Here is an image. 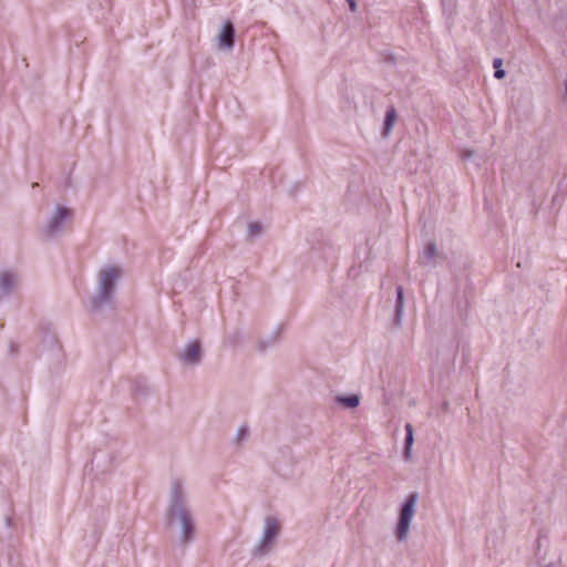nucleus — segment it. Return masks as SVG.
Masks as SVG:
<instances>
[{
  "instance_id": "obj_1",
  "label": "nucleus",
  "mask_w": 567,
  "mask_h": 567,
  "mask_svg": "<svg viewBox=\"0 0 567 567\" xmlns=\"http://www.w3.org/2000/svg\"><path fill=\"white\" fill-rule=\"evenodd\" d=\"M166 526L176 530V544L185 548L194 542L197 533L196 520L182 480L172 481L168 504L165 512Z\"/></svg>"
},
{
  "instance_id": "obj_2",
  "label": "nucleus",
  "mask_w": 567,
  "mask_h": 567,
  "mask_svg": "<svg viewBox=\"0 0 567 567\" xmlns=\"http://www.w3.org/2000/svg\"><path fill=\"white\" fill-rule=\"evenodd\" d=\"M123 275V270L116 265H106L96 274V288L91 298L93 309H101L113 300L116 284Z\"/></svg>"
},
{
  "instance_id": "obj_3",
  "label": "nucleus",
  "mask_w": 567,
  "mask_h": 567,
  "mask_svg": "<svg viewBox=\"0 0 567 567\" xmlns=\"http://www.w3.org/2000/svg\"><path fill=\"white\" fill-rule=\"evenodd\" d=\"M281 522L274 515H267L264 518L262 533L258 543L251 550V556L261 558L267 556L276 547L281 533Z\"/></svg>"
},
{
  "instance_id": "obj_4",
  "label": "nucleus",
  "mask_w": 567,
  "mask_h": 567,
  "mask_svg": "<svg viewBox=\"0 0 567 567\" xmlns=\"http://www.w3.org/2000/svg\"><path fill=\"white\" fill-rule=\"evenodd\" d=\"M419 504V494L411 493L401 506L398 522L394 527V537L399 543H406L410 536L413 519Z\"/></svg>"
},
{
  "instance_id": "obj_5",
  "label": "nucleus",
  "mask_w": 567,
  "mask_h": 567,
  "mask_svg": "<svg viewBox=\"0 0 567 567\" xmlns=\"http://www.w3.org/2000/svg\"><path fill=\"white\" fill-rule=\"evenodd\" d=\"M72 217L73 210L70 207L60 204L55 205L42 227V234L47 238L59 236L64 231L68 221H70Z\"/></svg>"
},
{
  "instance_id": "obj_6",
  "label": "nucleus",
  "mask_w": 567,
  "mask_h": 567,
  "mask_svg": "<svg viewBox=\"0 0 567 567\" xmlns=\"http://www.w3.org/2000/svg\"><path fill=\"white\" fill-rule=\"evenodd\" d=\"M203 357L202 343L197 339L188 341L177 353V359L186 368L197 367L200 364Z\"/></svg>"
},
{
  "instance_id": "obj_7",
  "label": "nucleus",
  "mask_w": 567,
  "mask_h": 567,
  "mask_svg": "<svg viewBox=\"0 0 567 567\" xmlns=\"http://www.w3.org/2000/svg\"><path fill=\"white\" fill-rule=\"evenodd\" d=\"M21 282L20 274L14 269L0 270V298L7 297L16 291Z\"/></svg>"
},
{
  "instance_id": "obj_8",
  "label": "nucleus",
  "mask_w": 567,
  "mask_h": 567,
  "mask_svg": "<svg viewBox=\"0 0 567 567\" xmlns=\"http://www.w3.org/2000/svg\"><path fill=\"white\" fill-rule=\"evenodd\" d=\"M235 29L230 21H227L219 34H218V47L219 49L231 50L234 48Z\"/></svg>"
},
{
  "instance_id": "obj_9",
  "label": "nucleus",
  "mask_w": 567,
  "mask_h": 567,
  "mask_svg": "<svg viewBox=\"0 0 567 567\" xmlns=\"http://www.w3.org/2000/svg\"><path fill=\"white\" fill-rule=\"evenodd\" d=\"M404 308H405L404 290H403L402 286H398L396 287V300H395V307H394V319H393V323L395 327H400L402 323Z\"/></svg>"
},
{
  "instance_id": "obj_10",
  "label": "nucleus",
  "mask_w": 567,
  "mask_h": 567,
  "mask_svg": "<svg viewBox=\"0 0 567 567\" xmlns=\"http://www.w3.org/2000/svg\"><path fill=\"white\" fill-rule=\"evenodd\" d=\"M424 256L427 259L429 264L432 266H436L443 260H445V256L439 251L437 246L434 241H430L424 248Z\"/></svg>"
},
{
  "instance_id": "obj_11",
  "label": "nucleus",
  "mask_w": 567,
  "mask_h": 567,
  "mask_svg": "<svg viewBox=\"0 0 567 567\" xmlns=\"http://www.w3.org/2000/svg\"><path fill=\"white\" fill-rule=\"evenodd\" d=\"M265 233V226L260 221H250L247 225V240L255 243Z\"/></svg>"
},
{
  "instance_id": "obj_12",
  "label": "nucleus",
  "mask_w": 567,
  "mask_h": 567,
  "mask_svg": "<svg viewBox=\"0 0 567 567\" xmlns=\"http://www.w3.org/2000/svg\"><path fill=\"white\" fill-rule=\"evenodd\" d=\"M281 327L276 328L268 337L260 338L257 342L259 351H265L267 348L274 346L280 338Z\"/></svg>"
},
{
  "instance_id": "obj_13",
  "label": "nucleus",
  "mask_w": 567,
  "mask_h": 567,
  "mask_svg": "<svg viewBox=\"0 0 567 567\" xmlns=\"http://www.w3.org/2000/svg\"><path fill=\"white\" fill-rule=\"evenodd\" d=\"M360 395L351 394V395H338L336 398V402L344 408L354 409L360 404Z\"/></svg>"
},
{
  "instance_id": "obj_14",
  "label": "nucleus",
  "mask_w": 567,
  "mask_h": 567,
  "mask_svg": "<svg viewBox=\"0 0 567 567\" xmlns=\"http://www.w3.org/2000/svg\"><path fill=\"white\" fill-rule=\"evenodd\" d=\"M406 436L404 441V456L406 460H410L412 456V446L414 443V432L413 426L411 424L405 425Z\"/></svg>"
},
{
  "instance_id": "obj_15",
  "label": "nucleus",
  "mask_w": 567,
  "mask_h": 567,
  "mask_svg": "<svg viewBox=\"0 0 567 567\" xmlns=\"http://www.w3.org/2000/svg\"><path fill=\"white\" fill-rule=\"evenodd\" d=\"M396 118H398L396 111L393 107L389 109L385 113V118H384V123H383V135L384 136H389L394 123L396 122Z\"/></svg>"
},
{
  "instance_id": "obj_16",
  "label": "nucleus",
  "mask_w": 567,
  "mask_h": 567,
  "mask_svg": "<svg viewBox=\"0 0 567 567\" xmlns=\"http://www.w3.org/2000/svg\"><path fill=\"white\" fill-rule=\"evenodd\" d=\"M248 436V430L246 427H240L238 431H237V434H236V441L239 443L244 440H246V437Z\"/></svg>"
},
{
  "instance_id": "obj_17",
  "label": "nucleus",
  "mask_w": 567,
  "mask_h": 567,
  "mask_svg": "<svg viewBox=\"0 0 567 567\" xmlns=\"http://www.w3.org/2000/svg\"><path fill=\"white\" fill-rule=\"evenodd\" d=\"M349 4V9L351 12H355L358 10V3L355 0H346Z\"/></svg>"
},
{
  "instance_id": "obj_18",
  "label": "nucleus",
  "mask_w": 567,
  "mask_h": 567,
  "mask_svg": "<svg viewBox=\"0 0 567 567\" xmlns=\"http://www.w3.org/2000/svg\"><path fill=\"white\" fill-rule=\"evenodd\" d=\"M474 156H475V152L473 150H465L463 152L464 159H470V158H473Z\"/></svg>"
},
{
  "instance_id": "obj_19",
  "label": "nucleus",
  "mask_w": 567,
  "mask_h": 567,
  "mask_svg": "<svg viewBox=\"0 0 567 567\" xmlns=\"http://www.w3.org/2000/svg\"><path fill=\"white\" fill-rule=\"evenodd\" d=\"M506 75V72L503 69L495 70L494 76L498 80L504 79Z\"/></svg>"
},
{
  "instance_id": "obj_20",
  "label": "nucleus",
  "mask_w": 567,
  "mask_h": 567,
  "mask_svg": "<svg viewBox=\"0 0 567 567\" xmlns=\"http://www.w3.org/2000/svg\"><path fill=\"white\" fill-rule=\"evenodd\" d=\"M502 64H503L502 59H495V60L493 61V66H494V69H495V70H497V69H502Z\"/></svg>"
}]
</instances>
